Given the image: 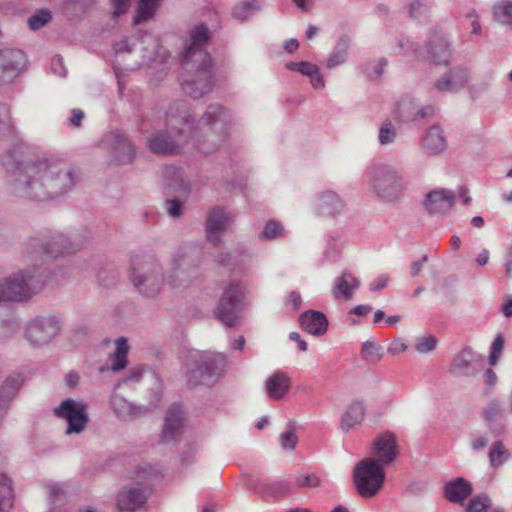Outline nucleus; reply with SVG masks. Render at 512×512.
I'll return each instance as SVG.
<instances>
[{
	"label": "nucleus",
	"mask_w": 512,
	"mask_h": 512,
	"mask_svg": "<svg viewBox=\"0 0 512 512\" xmlns=\"http://www.w3.org/2000/svg\"><path fill=\"white\" fill-rule=\"evenodd\" d=\"M160 2L161 0H139L134 23L139 24L152 19L160 6Z\"/></svg>",
	"instance_id": "nucleus-31"
},
{
	"label": "nucleus",
	"mask_w": 512,
	"mask_h": 512,
	"mask_svg": "<svg viewBox=\"0 0 512 512\" xmlns=\"http://www.w3.org/2000/svg\"><path fill=\"white\" fill-rule=\"evenodd\" d=\"M115 16L125 14L130 6V0H111Z\"/></svg>",
	"instance_id": "nucleus-52"
},
{
	"label": "nucleus",
	"mask_w": 512,
	"mask_h": 512,
	"mask_svg": "<svg viewBox=\"0 0 512 512\" xmlns=\"http://www.w3.org/2000/svg\"><path fill=\"white\" fill-rule=\"evenodd\" d=\"M256 490L265 499H279L291 492V484L287 480H275L273 482L259 481Z\"/></svg>",
	"instance_id": "nucleus-25"
},
{
	"label": "nucleus",
	"mask_w": 512,
	"mask_h": 512,
	"mask_svg": "<svg viewBox=\"0 0 512 512\" xmlns=\"http://www.w3.org/2000/svg\"><path fill=\"white\" fill-rule=\"evenodd\" d=\"M361 356L367 363L376 364L383 357V348L373 341H366L362 345Z\"/></svg>",
	"instance_id": "nucleus-35"
},
{
	"label": "nucleus",
	"mask_w": 512,
	"mask_h": 512,
	"mask_svg": "<svg viewBox=\"0 0 512 512\" xmlns=\"http://www.w3.org/2000/svg\"><path fill=\"white\" fill-rule=\"evenodd\" d=\"M83 117H84V113L82 110L74 109L72 111V116L69 119V126H71L73 128L79 127Z\"/></svg>",
	"instance_id": "nucleus-55"
},
{
	"label": "nucleus",
	"mask_w": 512,
	"mask_h": 512,
	"mask_svg": "<svg viewBox=\"0 0 512 512\" xmlns=\"http://www.w3.org/2000/svg\"><path fill=\"white\" fill-rule=\"evenodd\" d=\"M58 322L54 317H39L26 328L25 337L31 345L47 344L58 332Z\"/></svg>",
	"instance_id": "nucleus-11"
},
{
	"label": "nucleus",
	"mask_w": 512,
	"mask_h": 512,
	"mask_svg": "<svg viewBox=\"0 0 512 512\" xmlns=\"http://www.w3.org/2000/svg\"><path fill=\"white\" fill-rule=\"evenodd\" d=\"M500 413H501V406L498 402L490 403L484 411L485 418L489 421L494 420Z\"/></svg>",
	"instance_id": "nucleus-51"
},
{
	"label": "nucleus",
	"mask_w": 512,
	"mask_h": 512,
	"mask_svg": "<svg viewBox=\"0 0 512 512\" xmlns=\"http://www.w3.org/2000/svg\"><path fill=\"white\" fill-rule=\"evenodd\" d=\"M289 338L292 341L297 342L299 350H301L303 352L307 351V349H308L307 343L301 338V336L297 332H291L289 334Z\"/></svg>",
	"instance_id": "nucleus-59"
},
{
	"label": "nucleus",
	"mask_w": 512,
	"mask_h": 512,
	"mask_svg": "<svg viewBox=\"0 0 512 512\" xmlns=\"http://www.w3.org/2000/svg\"><path fill=\"white\" fill-rule=\"evenodd\" d=\"M128 350L129 346L127 344V340L123 337L118 338L116 340V351L111 355L112 371L116 372L126 367Z\"/></svg>",
	"instance_id": "nucleus-30"
},
{
	"label": "nucleus",
	"mask_w": 512,
	"mask_h": 512,
	"mask_svg": "<svg viewBox=\"0 0 512 512\" xmlns=\"http://www.w3.org/2000/svg\"><path fill=\"white\" fill-rule=\"evenodd\" d=\"M187 382L190 386L211 385L221 375L226 366L222 353L191 352L187 360Z\"/></svg>",
	"instance_id": "nucleus-4"
},
{
	"label": "nucleus",
	"mask_w": 512,
	"mask_h": 512,
	"mask_svg": "<svg viewBox=\"0 0 512 512\" xmlns=\"http://www.w3.org/2000/svg\"><path fill=\"white\" fill-rule=\"evenodd\" d=\"M233 222V215L221 207L212 208L206 219L207 240L216 245L221 241V233Z\"/></svg>",
	"instance_id": "nucleus-14"
},
{
	"label": "nucleus",
	"mask_w": 512,
	"mask_h": 512,
	"mask_svg": "<svg viewBox=\"0 0 512 512\" xmlns=\"http://www.w3.org/2000/svg\"><path fill=\"white\" fill-rule=\"evenodd\" d=\"M286 305L290 306L293 311L298 310L302 305V298L299 293L292 291L289 293Z\"/></svg>",
	"instance_id": "nucleus-53"
},
{
	"label": "nucleus",
	"mask_w": 512,
	"mask_h": 512,
	"mask_svg": "<svg viewBox=\"0 0 512 512\" xmlns=\"http://www.w3.org/2000/svg\"><path fill=\"white\" fill-rule=\"evenodd\" d=\"M280 444L282 448L293 450L297 444V436L294 431L289 430L280 435Z\"/></svg>",
	"instance_id": "nucleus-48"
},
{
	"label": "nucleus",
	"mask_w": 512,
	"mask_h": 512,
	"mask_svg": "<svg viewBox=\"0 0 512 512\" xmlns=\"http://www.w3.org/2000/svg\"><path fill=\"white\" fill-rule=\"evenodd\" d=\"M509 455L508 450L505 449L501 441L494 442L490 447L489 459L494 468L502 465L509 458Z\"/></svg>",
	"instance_id": "nucleus-37"
},
{
	"label": "nucleus",
	"mask_w": 512,
	"mask_h": 512,
	"mask_svg": "<svg viewBox=\"0 0 512 512\" xmlns=\"http://www.w3.org/2000/svg\"><path fill=\"white\" fill-rule=\"evenodd\" d=\"M55 414L59 418L67 421V434L80 433L88 422L85 405L73 399L64 400L60 406L55 409Z\"/></svg>",
	"instance_id": "nucleus-10"
},
{
	"label": "nucleus",
	"mask_w": 512,
	"mask_h": 512,
	"mask_svg": "<svg viewBox=\"0 0 512 512\" xmlns=\"http://www.w3.org/2000/svg\"><path fill=\"white\" fill-rule=\"evenodd\" d=\"M474 359V353L470 349L461 351L455 356L451 365V371L455 374L464 373Z\"/></svg>",
	"instance_id": "nucleus-36"
},
{
	"label": "nucleus",
	"mask_w": 512,
	"mask_h": 512,
	"mask_svg": "<svg viewBox=\"0 0 512 512\" xmlns=\"http://www.w3.org/2000/svg\"><path fill=\"white\" fill-rule=\"evenodd\" d=\"M504 348V338L502 335H497L494 339L491 347V352L489 356V363L491 365H495L503 351Z\"/></svg>",
	"instance_id": "nucleus-46"
},
{
	"label": "nucleus",
	"mask_w": 512,
	"mask_h": 512,
	"mask_svg": "<svg viewBox=\"0 0 512 512\" xmlns=\"http://www.w3.org/2000/svg\"><path fill=\"white\" fill-rule=\"evenodd\" d=\"M2 512H8L14 505V493L12 489V480L2 474Z\"/></svg>",
	"instance_id": "nucleus-38"
},
{
	"label": "nucleus",
	"mask_w": 512,
	"mask_h": 512,
	"mask_svg": "<svg viewBox=\"0 0 512 512\" xmlns=\"http://www.w3.org/2000/svg\"><path fill=\"white\" fill-rule=\"evenodd\" d=\"M424 148L431 154H438L447 146L446 138L439 127H432L423 140Z\"/></svg>",
	"instance_id": "nucleus-28"
},
{
	"label": "nucleus",
	"mask_w": 512,
	"mask_h": 512,
	"mask_svg": "<svg viewBox=\"0 0 512 512\" xmlns=\"http://www.w3.org/2000/svg\"><path fill=\"white\" fill-rule=\"evenodd\" d=\"M167 212L172 217H178L181 214V203L177 200L167 201Z\"/></svg>",
	"instance_id": "nucleus-54"
},
{
	"label": "nucleus",
	"mask_w": 512,
	"mask_h": 512,
	"mask_svg": "<svg viewBox=\"0 0 512 512\" xmlns=\"http://www.w3.org/2000/svg\"><path fill=\"white\" fill-rule=\"evenodd\" d=\"M102 145L115 155V161L119 164L130 163L134 158L133 145L118 132L108 133L103 138Z\"/></svg>",
	"instance_id": "nucleus-15"
},
{
	"label": "nucleus",
	"mask_w": 512,
	"mask_h": 512,
	"mask_svg": "<svg viewBox=\"0 0 512 512\" xmlns=\"http://www.w3.org/2000/svg\"><path fill=\"white\" fill-rule=\"evenodd\" d=\"M365 417V408L361 402L351 403L341 418V428L349 431L360 425Z\"/></svg>",
	"instance_id": "nucleus-27"
},
{
	"label": "nucleus",
	"mask_w": 512,
	"mask_h": 512,
	"mask_svg": "<svg viewBox=\"0 0 512 512\" xmlns=\"http://www.w3.org/2000/svg\"><path fill=\"white\" fill-rule=\"evenodd\" d=\"M502 311L506 317L512 316V298L507 299V301L503 304Z\"/></svg>",
	"instance_id": "nucleus-64"
},
{
	"label": "nucleus",
	"mask_w": 512,
	"mask_h": 512,
	"mask_svg": "<svg viewBox=\"0 0 512 512\" xmlns=\"http://www.w3.org/2000/svg\"><path fill=\"white\" fill-rule=\"evenodd\" d=\"M319 208L322 214L335 216L343 210L344 203L335 193L327 192L320 198Z\"/></svg>",
	"instance_id": "nucleus-29"
},
{
	"label": "nucleus",
	"mask_w": 512,
	"mask_h": 512,
	"mask_svg": "<svg viewBox=\"0 0 512 512\" xmlns=\"http://www.w3.org/2000/svg\"><path fill=\"white\" fill-rule=\"evenodd\" d=\"M437 341L433 336L421 337L415 344V350L419 353H428L436 348Z\"/></svg>",
	"instance_id": "nucleus-47"
},
{
	"label": "nucleus",
	"mask_w": 512,
	"mask_h": 512,
	"mask_svg": "<svg viewBox=\"0 0 512 512\" xmlns=\"http://www.w3.org/2000/svg\"><path fill=\"white\" fill-rule=\"evenodd\" d=\"M183 410L178 404H173L167 411L161 434V441L164 443L175 440L183 429Z\"/></svg>",
	"instance_id": "nucleus-18"
},
{
	"label": "nucleus",
	"mask_w": 512,
	"mask_h": 512,
	"mask_svg": "<svg viewBox=\"0 0 512 512\" xmlns=\"http://www.w3.org/2000/svg\"><path fill=\"white\" fill-rule=\"evenodd\" d=\"M418 10H421L422 12H425V11H427V8L421 2L415 1L410 6V14H411V16L416 18L418 16L417 15V11Z\"/></svg>",
	"instance_id": "nucleus-61"
},
{
	"label": "nucleus",
	"mask_w": 512,
	"mask_h": 512,
	"mask_svg": "<svg viewBox=\"0 0 512 512\" xmlns=\"http://www.w3.org/2000/svg\"><path fill=\"white\" fill-rule=\"evenodd\" d=\"M27 59L18 49H5L2 51V82H11L23 71Z\"/></svg>",
	"instance_id": "nucleus-17"
},
{
	"label": "nucleus",
	"mask_w": 512,
	"mask_h": 512,
	"mask_svg": "<svg viewBox=\"0 0 512 512\" xmlns=\"http://www.w3.org/2000/svg\"><path fill=\"white\" fill-rule=\"evenodd\" d=\"M317 69L318 68L316 65L302 61V65H300V69L298 72H300L303 75L311 76L312 74H315L317 72Z\"/></svg>",
	"instance_id": "nucleus-58"
},
{
	"label": "nucleus",
	"mask_w": 512,
	"mask_h": 512,
	"mask_svg": "<svg viewBox=\"0 0 512 512\" xmlns=\"http://www.w3.org/2000/svg\"><path fill=\"white\" fill-rule=\"evenodd\" d=\"M387 284V278L385 276L378 277L374 282L370 284V290L377 291L384 288Z\"/></svg>",
	"instance_id": "nucleus-60"
},
{
	"label": "nucleus",
	"mask_w": 512,
	"mask_h": 512,
	"mask_svg": "<svg viewBox=\"0 0 512 512\" xmlns=\"http://www.w3.org/2000/svg\"><path fill=\"white\" fill-rule=\"evenodd\" d=\"M359 285V280L353 274L343 273L334 281L333 296L335 298L342 297L345 300L351 299Z\"/></svg>",
	"instance_id": "nucleus-26"
},
{
	"label": "nucleus",
	"mask_w": 512,
	"mask_h": 512,
	"mask_svg": "<svg viewBox=\"0 0 512 512\" xmlns=\"http://www.w3.org/2000/svg\"><path fill=\"white\" fill-rule=\"evenodd\" d=\"M396 137L395 129L390 121H385L379 131V141L381 144H389L394 141Z\"/></svg>",
	"instance_id": "nucleus-44"
},
{
	"label": "nucleus",
	"mask_w": 512,
	"mask_h": 512,
	"mask_svg": "<svg viewBox=\"0 0 512 512\" xmlns=\"http://www.w3.org/2000/svg\"><path fill=\"white\" fill-rule=\"evenodd\" d=\"M24 382V378L21 373L14 372L7 376L4 384L2 385V401L4 398L12 399L18 393L20 387Z\"/></svg>",
	"instance_id": "nucleus-33"
},
{
	"label": "nucleus",
	"mask_w": 512,
	"mask_h": 512,
	"mask_svg": "<svg viewBox=\"0 0 512 512\" xmlns=\"http://www.w3.org/2000/svg\"><path fill=\"white\" fill-rule=\"evenodd\" d=\"M245 287L239 282H231L223 291L218 305L214 309L215 317L228 327L238 324L243 309Z\"/></svg>",
	"instance_id": "nucleus-6"
},
{
	"label": "nucleus",
	"mask_w": 512,
	"mask_h": 512,
	"mask_svg": "<svg viewBox=\"0 0 512 512\" xmlns=\"http://www.w3.org/2000/svg\"><path fill=\"white\" fill-rule=\"evenodd\" d=\"M146 496L139 488L123 489L117 497V506L122 512H131L141 507Z\"/></svg>",
	"instance_id": "nucleus-23"
},
{
	"label": "nucleus",
	"mask_w": 512,
	"mask_h": 512,
	"mask_svg": "<svg viewBox=\"0 0 512 512\" xmlns=\"http://www.w3.org/2000/svg\"><path fill=\"white\" fill-rule=\"evenodd\" d=\"M455 195L448 190H435L427 195L425 207L432 213H446L454 205Z\"/></svg>",
	"instance_id": "nucleus-21"
},
{
	"label": "nucleus",
	"mask_w": 512,
	"mask_h": 512,
	"mask_svg": "<svg viewBox=\"0 0 512 512\" xmlns=\"http://www.w3.org/2000/svg\"><path fill=\"white\" fill-rule=\"evenodd\" d=\"M208 39V29L202 24L196 26L190 32V44L183 55L187 73L181 77V86L194 99L208 94L214 86L212 58L204 49Z\"/></svg>",
	"instance_id": "nucleus-3"
},
{
	"label": "nucleus",
	"mask_w": 512,
	"mask_h": 512,
	"mask_svg": "<svg viewBox=\"0 0 512 512\" xmlns=\"http://www.w3.org/2000/svg\"><path fill=\"white\" fill-rule=\"evenodd\" d=\"M472 493V485L462 477L447 482L444 486L445 498L454 503H462Z\"/></svg>",
	"instance_id": "nucleus-22"
},
{
	"label": "nucleus",
	"mask_w": 512,
	"mask_h": 512,
	"mask_svg": "<svg viewBox=\"0 0 512 512\" xmlns=\"http://www.w3.org/2000/svg\"><path fill=\"white\" fill-rule=\"evenodd\" d=\"M347 43L345 41L340 42L333 54L328 59V67L332 68L343 63L347 56Z\"/></svg>",
	"instance_id": "nucleus-42"
},
{
	"label": "nucleus",
	"mask_w": 512,
	"mask_h": 512,
	"mask_svg": "<svg viewBox=\"0 0 512 512\" xmlns=\"http://www.w3.org/2000/svg\"><path fill=\"white\" fill-rule=\"evenodd\" d=\"M67 242L68 239L66 236L57 234L53 236L50 241L45 243H38V241L32 240L31 246L35 254H41L42 258L50 259L76 251L72 246H67Z\"/></svg>",
	"instance_id": "nucleus-16"
},
{
	"label": "nucleus",
	"mask_w": 512,
	"mask_h": 512,
	"mask_svg": "<svg viewBox=\"0 0 512 512\" xmlns=\"http://www.w3.org/2000/svg\"><path fill=\"white\" fill-rule=\"evenodd\" d=\"M173 264L175 266V271L174 274L169 277L170 284L173 287H181L183 286L182 282L185 279L186 272L183 269H180V264L177 259L174 260Z\"/></svg>",
	"instance_id": "nucleus-49"
},
{
	"label": "nucleus",
	"mask_w": 512,
	"mask_h": 512,
	"mask_svg": "<svg viewBox=\"0 0 512 512\" xmlns=\"http://www.w3.org/2000/svg\"><path fill=\"white\" fill-rule=\"evenodd\" d=\"M311 78V84L314 88L319 89L324 86V81L322 77L319 75L318 71L315 74H312L310 76Z\"/></svg>",
	"instance_id": "nucleus-63"
},
{
	"label": "nucleus",
	"mask_w": 512,
	"mask_h": 512,
	"mask_svg": "<svg viewBox=\"0 0 512 512\" xmlns=\"http://www.w3.org/2000/svg\"><path fill=\"white\" fill-rule=\"evenodd\" d=\"M407 349V345L402 341H394L388 348V352L392 355H397L404 352Z\"/></svg>",
	"instance_id": "nucleus-56"
},
{
	"label": "nucleus",
	"mask_w": 512,
	"mask_h": 512,
	"mask_svg": "<svg viewBox=\"0 0 512 512\" xmlns=\"http://www.w3.org/2000/svg\"><path fill=\"white\" fill-rule=\"evenodd\" d=\"M469 79V74L464 68H457L452 70L449 74L439 79L435 86L440 91H457L463 87Z\"/></svg>",
	"instance_id": "nucleus-24"
},
{
	"label": "nucleus",
	"mask_w": 512,
	"mask_h": 512,
	"mask_svg": "<svg viewBox=\"0 0 512 512\" xmlns=\"http://www.w3.org/2000/svg\"><path fill=\"white\" fill-rule=\"evenodd\" d=\"M495 19L502 23L512 24V1H503L494 7Z\"/></svg>",
	"instance_id": "nucleus-39"
},
{
	"label": "nucleus",
	"mask_w": 512,
	"mask_h": 512,
	"mask_svg": "<svg viewBox=\"0 0 512 512\" xmlns=\"http://www.w3.org/2000/svg\"><path fill=\"white\" fill-rule=\"evenodd\" d=\"M111 405L115 414L121 419H129L136 414V408L133 407L124 397L116 393L112 395Z\"/></svg>",
	"instance_id": "nucleus-32"
},
{
	"label": "nucleus",
	"mask_w": 512,
	"mask_h": 512,
	"mask_svg": "<svg viewBox=\"0 0 512 512\" xmlns=\"http://www.w3.org/2000/svg\"><path fill=\"white\" fill-rule=\"evenodd\" d=\"M371 454L372 457L366 459H375L383 468L391 464L398 456L396 436L388 431L380 434L373 441Z\"/></svg>",
	"instance_id": "nucleus-12"
},
{
	"label": "nucleus",
	"mask_w": 512,
	"mask_h": 512,
	"mask_svg": "<svg viewBox=\"0 0 512 512\" xmlns=\"http://www.w3.org/2000/svg\"><path fill=\"white\" fill-rule=\"evenodd\" d=\"M418 57L427 59L436 64H448L451 53L446 39L438 31H434L426 44L421 50L417 51Z\"/></svg>",
	"instance_id": "nucleus-13"
},
{
	"label": "nucleus",
	"mask_w": 512,
	"mask_h": 512,
	"mask_svg": "<svg viewBox=\"0 0 512 512\" xmlns=\"http://www.w3.org/2000/svg\"><path fill=\"white\" fill-rule=\"evenodd\" d=\"M299 323L304 331L314 336H322L328 329V320L319 311L309 310L304 312L299 317Z\"/></svg>",
	"instance_id": "nucleus-19"
},
{
	"label": "nucleus",
	"mask_w": 512,
	"mask_h": 512,
	"mask_svg": "<svg viewBox=\"0 0 512 512\" xmlns=\"http://www.w3.org/2000/svg\"><path fill=\"white\" fill-rule=\"evenodd\" d=\"M50 20V12L48 10L42 9L29 18L28 25L31 30H38L46 25Z\"/></svg>",
	"instance_id": "nucleus-41"
},
{
	"label": "nucleus",
	"mask_w": 512,
	"mask_h": 512,
	"mask_svg": "<svg viewBox=\"0 0 512 512\" xmlns=\"http://www.w3.org/2000/svg\"><path fill=\"white\" fill-rule=\"evenodd\" d=\"M190 118L191 113L186 102L180 101L171 106L166 114L167 130L148 139L149 149L157 154L177 153L191 139L200 151L210 153L215 148L206 147L200 141L202 132L227 134L231 123L230 115L220 105L209 106L196 127H193Z\"/></svg>",
	"instance_id": "nucleus-1"
},
{
	"label": "nucleus",
	"mask_w": 512,
	"mask_h": 512,
	"mask_svg": "<svg viewBox=\"0 0 512 512\" xmlns=\"http://www.w3.org/2000/svg\"><path fill=\"white\" fill-rule=\"evenodd\" d=\"M152 257H138L132 260V282L138 291L153 297L159 293L163 281Z\"/></svg>",
	"instance_id": "nucleus-7"
},
{
	"label": "nucleus",
	"mask_w": 512,
	"mask_h": 512,
	"mask_svg": "<svg viewBox=\"0 0 512 512\" xmlns=\"http://www.w3.org/2000/svg\"><path fill=\"white\" fill-rule=\"evenodd\" d=\"M320 484V477L316 473L298 474L295 478V485L299 488H315Z\"/></svg>",
	"instance_id": "nucleus-40"
},
{
	"label": "nucleus",
	"mask_w": 512,
	"mask_h": 512,
	"mask_svg": "<svg viewBox=\"0 0 512 512\" xmlns=\"http://www.w3.org/2000/svg\"><path fill=\"white\" fill-rule=\"evenodd\" d=\"M284 234V228L280 222L275 220H269L262 232V236L266 239H274L277 237H281Z\"/></svg>",
	"instance_id": "nucleus-43"
},
{
	"label": "nucleus",
	"mask_w": 512,
	"mask_h": 512,
	"mask_svg": "<svg viewBox=\"0 0 512 512\" xmlns=\"http://www.w3.org/2000/svg\"><path fill=\"white\" fill-rule=\"evenodd\" d=\"M250 10V3L245 2L233 9V14L237 18L244 19L247 16V12Z\"/></svg>",
	"instance_id": "nucleus-57"
},
{
	"label": "nucleus",
	"mask_w": 512,
	"mask_h": 512,
	"mask_svg": "<svg viewBox=\"0 0 512 512\" xmlns=\"http://www.w3.org/2000/svg\"><path fill=\"white\" fill-rule=\"evenodd\" d=\"M291 388V379L287 373L277 371L265 381V390L269 398L282 399Z\"/></svg>",
	"instance_id": "nucleus-20"
},
{
	"label": "nucleus",
	"mask_w": 512,
	"mask_h": 512,
	"mask_svg": "<svg viewBox=\"0 0 512 512\" xmlns=\"http://www.w3.org/2000/svg\"><path fill=\"white\" fill-rule=\"evenodd\" d=\"M16 181L25 197L46 200L58 196L74 185L72 171L60 161L41 159L17 170Z\"/></svg>",
	"instance_id": "nucleus-2"
},
{
	"label": "nucleus",
	"mask_w": 512,
	"mask_h": 512,
	"mask_svg": "<svg viewBox=\"0 0 512 512\" xmlns=\"http://www.w3.org/2000/svg\"><path fill=\"white\" fill-rule=\"evenodd\" d=\"M385 470L375 459H362L354 469L357 492L364 498L375 496L383 487Z\"/></svg>",
	"instance_id": "nucleus-5"
},
{
	"label": "nucleus",
	"mask_w": 512,
	"mask_h": 512,
	"mask_svg": "<svg viewBox=\"0 0 512 512\" xmlns=\"http://www.w3.org/2000/svg\"><path fill=\"white\" fill-rule=\"evenodd\" d=\"M488 506L489 499L487 497L476 496L470 500L466 512H487Z\"/></svg>",
	"instance_id": "nucleus-45"
},
{
	"label": "nucleus",
	"mask_w": 512,
	"mask_h": 512,
	"mask_svg": "<svg viewBox=\"0 0 512 512\" xmlns=\"http://www.w3.org/2000/svg\"><path fill=\"white\" fill-rule=\"evenodd\" d=\"M505 270H506V276L508 278H512V250H510L506 255Z\"/></svg>",
	"instance_id": "nucleus-62"
},
{
	"label": "nucleus",
	"mask_w": 512,
	"mask_h": 512,
	"mask_svg": "<svg viewBox=\"0 0 512 512\" xmlns=\"http://www.w3.org/2000/svg\"><path fill=\"white\" fill-rule=\"evenodd\" d=\"M371 185L378 197L384 200L398 198L403 190L401 177L387 168H378L373 172Z\"/></svg>",
	"instance_id": "nucleus-9"
},
{
	"label": "nucleus",
	"mask_w": 512,
	"mask_h": 512,
	"mask_svg": "<svg viewBox=\"0 0 512 512\" xmlns=\"http://www.w3.org/2000/svg\"><path fill=\"white\" fill-rule=\"evenodd\" d=\"M43 280L41 276L22 273L15 274L5 279L2 283V301H21L30 298L41 289Z\"/></svg>",
	"instance_id": "nucleus-8"
},
{
	"label": "nucleus",
	"mask_w": 512,
	"mask_h": 512,
	"mask_svg": "<svg viewBox=\"0 0 512 512\" xmlns=\"http://www.w3.org/2000/svg\"><path fill=\"white\" fill-rule=\"evenodd\" d=\"M489 439L486 435L474 434L471 437L470 445L473 450H482L488 444Z\"/></svg>",
	"instance_id": "nucleus-50"
},
{
	"label": "nucleus",
	"mask_w": 512,
	"mask_h": 512,
	"mask_svg": "<svg viewBox=\"0 0 512 512\" xmlns=\"http://www.w3.org/2000/svg\"><path fill=\"white\" fill-rule=\"evenodd\" d=\"M164 176L168 181H170L168 183L169 188H173L177 191H187L182 170L177 169L174 166H166L164 168Z\"/></svg>",
	"instance_id": "nucleus-34"
}]
</instances>
